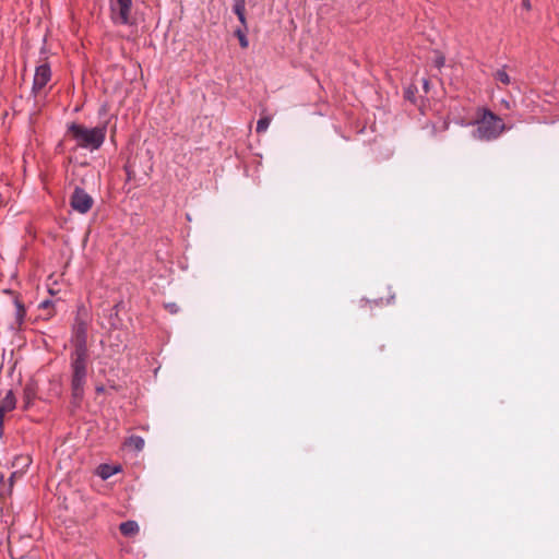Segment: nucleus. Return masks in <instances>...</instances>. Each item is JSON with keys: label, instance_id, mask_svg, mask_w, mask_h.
I'll return each instance as SVG.
<instances>
[{"label": "nucleus", "instance_id": "2eb2a0df", "mask_svg": "<svg viewBox=\"0 0 559 559\" xmlns=\"http://www.w3.org/2000/svg\"><path fill=\"white\" fill-rule=\"evenodd\" d=\"M234 13L238 16L242 13H246V1L245 0H236L233 7Z\"/></svg>", "mask_w": 559, "mask_h": 559}, {"label": "nucleus", "instance_id": "7ed1b4c3", "mask_svg": "<svg viewBox=\"0 0 559 559\" xmlns=\"http://www.w3.org/2000/svg\"><path fill=\"white\" fill-rule=\"evenodd\" d=\"M88 354L72 353L71 368H72V395L74 399L80 400L83 396L84 385L86 382V361Z\"/></svg>", "mask_w": 559, "mask_h": 559}, {"label": "nucleus", "instance_id": "aec40b11", "mask_svg": "<svg viewBox=\"0 0 559 559\" xmlns=\"http://www.w3.org/2000/svg\"><path fill=\"white\" fill-rule=\"evenodd\" d=\"M21 476H22L21 471H14L10 476V481L12 483L14 479H16L17 477H21Z\"/></svg>", "mask_w": 559, "mask_h": 559}, {"label": "nucleus", "instance_id": "5701e85b", "mask_svg": "<svg viewBox=\"0 0 559 559\" xmlns=\"http://www.w3.org/2000/svg\"><path fill=\"white\" fill-rule=\"evenodd\" d=\"M423 87L426 93L429 91V81L428 80L423 79Z\"/></svg>", "mask_w": 559, "mask_h": 559}, {"label": "nucleus", "instance_id": "9d476101", "mask_svg": "<svg viewBox=\"0 0 559 559\" xmlns=\"http://www.w3.org/2000/svg\"><path fill=\"white\" fill-rule=\"evenodd\" d=\"M35 396H36L35 388L32 384H27L24 389L25 408H27L32 404Z\"/></svg>", "mask_w": 559, "mask_h": 559}, {"label": "nucleus", "instance_id": "0eeeda50", "mask_svg": "<svg viewBox=\"0 0 559 559\" xmlns=\"http://www.w3.org/2000/svg\"><path fill=\"white\" fill-rule=\"evenodd\" d=\"M51 79V70L47 63L39 64L35 70L32 91L35 95L44 93L46 85Z\"/></svg>", "mask_w": 559, "mask_h": 559}, {"label": "nucleus", "instance_id": "20e7f679", "mask_svg": "<svg viewBox=\"0 0 559 559\" xmlns=\"http://www.w3.org/2000/svg\"><path fill=\"white\" fill-rule=\"evenodd\" d=\"M72 342L74 344V352L82 354H88L87 352V322L82 318L79 312L75 323L72 330Z\"/></svg>", "mask_w": 559, "mask_h": 559}, {"label": "nucleus", "instance_id": "4468645a", "mask_svg": "<svg viewBox=\"0 0 559 559\" xmlns=\"http://www.w3.org/2000/svg\"><path fill=\"white\" fill-rule=\"evenodd\" d=\"M40 309L43 311H46V313L44 314L45 319H49L50 317L53 316V310H52V307H53V304L52 301L50 300H45L40 304Z\"/></svg>", "mask_w": 559, "mask_h": 559}, {"label": "nucleus", "instance_id": "412c9836", "mask_svg": "<svg viewBox=\"0 0 559 559\" xmlns=\"http://www.w3.org/2000/svg\"><path fill=\"white\" fill-rule=\"evenodd\" d=\"M522 7L530 11L532 9V4H531V1L530 0H522Z\"/></svg>", "mask_w": 559, "mask_h": 559}, {"label": "nucleus", "instance_id": "f8f14e48", "mask_svg": "<svg viewBox=\"0 0 559 559\" xmlns=\"http://www.w3.org/2000/svg\"><path fill=\"white\" fill-rule=\"evenodd\" d=\"M495 79L499 82H501L504 85H508L511 83V79L508 75V73L503 69H499L493 74Z\"/></svg>", "mask_w": 559, "mask_h": 559}, {"label": "nucleus", "instance_id": "39448f33", "mask_svg": "<svg viewBox=\"0 0 559 559\" xmlns=\"http://www.w3.org/2000/svg\"><path fill=\"white\" fill-rule=\"evenodd\" d=\"M132 0H110L111 17L115 24L130 23Z\"/></svg>", "mask_w": 559, "mask_h": 559}, {"label": "nucleus", "instance_id": "6e6552de", "mask_svg": "<svg viewBox=\"0 0 559 559\" xmlns=\"http://www.w3.org/2000/svg\"><path fill=\"white\" fill-rule=\"evenodd\" d=\"M120 471L119 466H111L108 464H102L97 467V475L103 479H108Z\"/></svg>", "mask_w": 559, "mask_h": 559}, {"label": "nucleus", "instance_id": "f3484780", "mask_svg": "<svg viewBox=\"0 0 559 559\" xmlns=\"http://www.w3.org/2000/svg\"><path fill=\"white\" fill-rule=\"evenodd\" d=\"M235 35L238 37L240 46L242 48H247L249 45V41L246 37L245 32L242 29L238 28L235 31Z\"/></svg>", "mask_w": 559, "mask_h": 559}, {"label": "nucleus", "instance_id": "f257e3e1", "mask_svg": "<svg viewBox=\"0 0 559 559\" xmlns=\"http://www.w3.org/2000/svg\"><path fill=\"white\" fill-rule=\"evenodd\" d=\"M67 133L75 141L76 147L85 148L91 152L98 150L107 133V124L87 128L83 124L72 122L68 126Z\"/></svg>", "mask_w": 559, "mask_h": 559}, {"label": "nucleus", "instance_id": "423d86ee", "mask_svg": "<svg viewBox=\"0 0 559 559\" xmlns=\"http://www.w3.org/2000/svg\"><path fill=\"white\" fill-rule=\"evenodd\" d=\"M70 203L73 210L81 214H85L92 209L94 201L88 193L76 187L71 195Z\"/></svg>", "mask_w": 559, "mask_h": 559}, {"label": "nucleus", "instance_id": "a211bd4d", "mask_svg": "<svg viewBox=\"0 0 559 559\" xmlns=\"http://www.w3.org/2000/svg\"><path fill=\"white\" fill-rule=\"evenodd\" d=\"M241 25L247 29V21H246V13H242L241 15L237 16Z\"/></svg>", "mask_w": 559, "mask_h": 559}, {"label": "nucleus", "instance_id": "6ab92c4d", "mask_svg": "<svg viewBox=\"0 0 559 559\" xmlns=\"http://www.w3.org/2000/svg\"><path fill=\"white\" fill-rule=\"evenodd\" d=\"M22 461V465L27 467L31 464V459L28 456L16 459V461Z\"/></svg>", "mask_w": 559, "mask_h": 559}, {"label": "nucleus", "instance_id": "1a4fd4ad", "mask_svg": "<svg viewBox=\"0 0 559 559\" xmlns=\"http://www.w3.org/2000/svg\"><path fill=\"white\" fill-rule=\"evenodd\" d=\"M120 532L124 536H133L139 532V525L135 521H127L120 524Z\"/></svg>", "mask_w": 559, "mask_h": 559}, {"label": "nucleus", "instance_id": "4be33fe9", "mask_svg": "<svg viewBox=\"0 0 559 559\" xmlns=\"http://www.w3.org/2000/svg\"><path fill=\"white\" fill-rule=\"evenodd\" d=\"M435 62H436V66H437L438 68H440V67H442V66H443V63H444V58H443V57H437V59H436V61H435Z\"/></svg>", "mask_w": 559, "mask_h": 559}, {"label": "nucleus", "instance_id": "9b49d317", "mask_svg": "<svg viewBox=\"0 0 559 559\" xmlns=\"http://www.w3.org/2000/svg\"><path fill=\"white\" fill-rule=\"evenodd\" d=\"M128 445L134 448L136 451H141L144 448L145 441L140 436H132L128 439Z\"/></svg>", "mask_w": 559, "mask_h": 559}, {"label": "nucleus", "instance_id": "dca6fc26", "mask_svg": "<svg viewBox=\"0 0 559 559\" xmlns=\"http://www.w3.org/2000/svg\"><path fill=\"white\" fill-rule=\"evenodd\" d=\"M15 308H16V319L19 323L22 322L24 316H25V308L22 305V302L19 299H15Z\"/></svg>", "mask_w": 559, "mask_h": 559}, {"label": "nucleus", "instance_id": "f03ea898", "mask_svg": "<svg viewBox=\"0 0 559 559\" xmlns=\"http://www.w3.org/2000/svg\"><path fill=\"white\" fill-rule=\"evenodd\" d=\"M476 123L475 136L486 141L497 139L506 128L502 119L487 109L481 111Z\"/></svg>", "mask_w": 559, "mask_h": 559}, {"label": "nucleus", "instance_id": "ddd939ff", "mask_svg": "<svg viewBox=\"0 0 559 559\" xmlns=\"http://www.w3.org/2000/svg\"><path fill=\"white\" fill-rule=\"evenodd\" d=\"M270 123H271L270 117L265 116V117L260 118L257 123V132L258 133L265 132L267 130Z\"/></svg>", "mask_w": 559, "mask_h": 559}]
</instances>
